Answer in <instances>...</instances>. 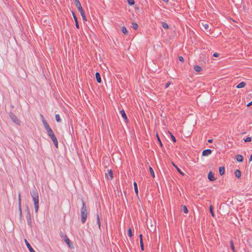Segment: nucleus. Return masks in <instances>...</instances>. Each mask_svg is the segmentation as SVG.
Returning a JSON list of instances; mask_svg holds the SVG:
<instances>
[{
	"mask_svg": "<svg viewBox=\"0 0 252 252\" xmlns=\"http://www.w3.org/2000/svg\"><path fill=\"white\" fill-rule=\"evenodd\" d=\"M31 195L34 203L35 212L37 213L39 209V195L37 189L35 187L31 192Z\"/></svg>",
	"mask_w": 252,
	"mask_h": 252,
	"instance_id": "obj_1",
	"label": "nucleus"
},
{
	"mask_svg": "<svg viewBox=\"0 0 252 252\" xmlns=\"http://www.w3.org/2000/svg\"><path fill=\"white\" fill-rule=\"evenodd\" d=\"M46 130L47 131L48 135L50 137V138L52 139L53 142L54 143V144L55 145V147L58 148V140L55 136L53 131L50 127V126L49 125H47L46 126V127L45 128Z\"/></svg>",
	"mask_w": 252,
	"mask_h": 252,
	"instance_id": "obj_2",
	"label": "nucleus"
},
{
	"mask_svg": "<svg viewBox=\"0 0 252 252\" xmlns=\"http://www.w3.org/2000/svg\"><path fill=\"white\" fill-rule=\"evenodd\" d=\"M82 206L81 208V220L82 223H85L87 218V210L85 202L82 199Z\"/></svg>",
	"mask_w": 252,
	"mask_h": 252,
	"instance_id": "obj_3",
	"label": "nucleus"
},
{
	"mask_svg": "<svg viewBox=\"0 0 252 252\" xmlns=\"http://www.w3.org/2000/svg\"><path fill=\"white\" fill-rule=\"evenodd\" d=\"M75 4L77 8L78 11L80 12L81 16L82 17V19L83 21H87V17L85 15V12L84 11V10L81 6V4L79 1V0H74Z\"/></svg>",
	"mask_w": 252,
	"mask_h": 252,
	"instance_id": "obj_4",
	"label": "nucleus"
},
{
	"mask_svg": "<svg viewBox=\"0 0 252 252\" xmlns=\"http://www.w3.org/2000/svg\"><path fill=\"white\" fill-rule=\"evenodd\" d=\"M60 236L64 240V241L67 244L68 247L70 248H73V246L72 243L71 242L69 238L67 237V236L64 234L63 232H61L60 233Z\"/></svg>",
	"mask_w": 252,
	"mask_h": 252,
	"instance_id": "obj_5",
	"label": "nucleus"
},
{
	"mask_svg": "<svg viewBox=\"0 0 252 252\" xmlns=\"http://www.w3.org/2000/svg\"><path fill=\"white\" fill-rule=\"evenodd\" d=\"M9 116L12 120V121L16 124L17 125H20V121L17 118V117L15 115V114L12 112H10L9 113Z\"/></svg>",
	"mask_w": 252,
	"mask_h": 252,
	"instance_id": "obj_6",
	"label": "nucleus"
},
{
	"mask_svg": "<svg viewBox=\"0 0 252 252\" xmlns=\"http://www.w3.org/2000/svg\"><path fill=\"white\" fill-rule=\"evenodd\" d=\"M26 218L27 220L28 225L31 227H32V216L31 214L26 215Z\"/></svg>",
	"mask_w": 252,
	"mask_h": 252,
	"instance_id": "obj_7",
	"label": "nucleus"
},
{
	"mask_svg": "<svg viewBox=\"0 0 252 252\" xmlns=\"http://www.w3.org/2000/svg\"><path fill=\"white\" fill-rule=\"evenodd\" d=\"M71 12H72L73 18H74L75 22V26H76V28L79 29V25L77 18L75 15V13L73 11H72Z\"/></svg>",
	"mask_w": 252,
	"mask_h": 252,
	"instance_id": "obj_8",
	"label": "nucleus"
},
{
	"mask_svg": "<svg viewBox=\"0 0 252 252\" xmlns=\"http://www.w3.org/2000/svg\"><path fill=\"white\" fill-rule=\"evenodd\" d=\"M106 177L108 179H112L113 178V174L111 169L108 170V173L105 174Z\"/></svg>",
	"mask_w": 252,
	"mask_h": 252,
	"instance_id": "obj_9",
	"label": "nucleus"
},
{
	"mask_svg": "<svg viewBox=\"0 0 252 252\" xmlns=\"http://www.w3.org/2000/svg\"><path fill=\"white\" fill-rule=\"evenodd\" d=\"M212 152V150L210 149H206L203 151L202 154L203 156H208L211 154Z\"/></svg>",
	"mask_w": 252,
	"mask_h": 252,
	"instance_id": "obj_10",
	"label": "nucleus"
},
{
	"mask_svg": "<svg viewBox=\"0 0 252 252\" xmlns=\"http://www.w3.org/2000/svg\"><path fill=\"white\" fill-rule=\"evenodd\" d=\"M208 178L210 181H214L216 180V178L214 176V174L212 171H210L208 175Z\"/></svg>",
	"mask_w": 252,
	"mask_h": 252,
	"instance_id": "obj_11",
	"label": "nucleus"
},
{
	"mask_svg": "<svg viewBox=\"0 0 252 252\" xmlns=\"http://www.w3.org/2000/svg\"><path fill=\"white\" fill-rule=\"evenodd\" d=\"M25 242L30 252H35L26 239H25Z\"/></svg>",
	"mask_w": 252,
	"mask_h": 252,
	"instance_id": "obj_12",
	"label": "nucleus"
},
{
	"mask_svg": "<svg viewBox=\"0 0 252 252\" xmlns=\"http://www.w3.org/2000/svg\"><path fill=\"white\" fill-rule=\"evenodd\" d=\"M120 113L121 114L122 117L124 118L125 121L127 122L128 119L124 110H121L120 111Z\"/></svg>",
	"mask_w": 252,
	"mask_h": 252,
	"instance_id": "obj_13",
	"label": "nucleus"
},
{
	"mask_svg": "<svg viewBox=\"0 0 252 252\" xmlns=\"http://www.w3.org/2000/svg\"><path fill=\"white\" fill-rule=\"evenodd\" d=\"M236 159L238 162H242L243 161L244 158L241 155H237L236 156Z\"/></svg>",
	"mask_w": 252,
	"mask_h": 252,
	"instance_id": "obj_14",
	"label": "nucleus"
},
{
	"mask_svg": "<svg viewBox=\"0 0 252 252\" xmlns=\"http://www.w3.org/2000/svg\"><path fill=\"white\" fill-rule=\"evenodd\" d=\"M95 78H96V81L98 83H100L101 82V76H100L99 73H98V72L95 73Z\"/></svg>",
	"mask_w": 252,
	"mask_h": 252,
	"instance_id": "obj_15",
	"label": "nucleus"
},
{
	"mask_svg": "<svg viewBox=\"0 0 252 252\" xmlns=\"http://www.w3.org/2000/svg\"><path fill=\"white\" fill-rule=\"evenodd\" d=\"M193 69L195 71L198 72H200L202 70L201 67L198 65H194L193 67Z\"/></svg>",
	"mask_w": 252,
	"mask_h": 252,
	"instance_id": "obj_16",
	"label": "nucleus"
},
{
	"mask_svg": "<svg viewBox=\"0 0 252 252\" xmlns=\"http://www.w3.org/2000/svg\"><path fill=\"white\" fill-rule=\"evenodd\" d=\"M246 83L244 82H241V83H240L239 84L237 85V86H236V88H244L246 86Z\"/></svg>",
	"mask_w": 252,
	"mask_h": 252,
	"instance_id": "obj_17",
	"label": "nucleus"
},
{
	"mask_svg": "<svg viewBox=\"0 0 252 252\" xmlns=\"http://www.w3.org/2000/svg\"><path fill=\"white\" fill-rule=\"evenodd\" d=\"M40 117L41 118L42 122L43 124L44 125V128H45L46 127V126H47V125H48V124L47 122V121H46V120L44 119L43 116L42 114L40 115Z\"/></svg>",
	"mask_w": 252,
	"mask_h": 252,
	"instance_id": "obj_18",
	"label": "nucleus"
},
{
	"mask_svg": "<svg viewBox=\"0 0 252 252\" xmlns=\"http://www.w3.org/2000/svg\"><path fill=\"white\" fill-rule=\"evenodd\" d=\"M219 173L220 175H223L225 173V168L223 166L219 167Z\"/></svg>",
	"mask_w": 252,
	"mask_h": 252,
	"instance_id": "obj_19",
	"label": "nucleus"
},
{
	"mask_svg": "<svg viewBox=\"0 0 252 252\" xmlns=\"http://www.w3.org/2000/svg\"><path fill=\"white\" fill-rule=\"evenodd\" d=\"M235 175L237 178H240L241 177V172L240 170H239V169H237L235 171Z\"/></svg>",
	"mask_w": 252,
	"mask_h": 252,
	"instance_id": "obj_20",
	"label": "nucleus"
},
{
	"mask_svg": "<svg viewBox=\"0 0 252 252\" xmlns=\"http://www.w3.org/2000/svg\"><path fill=\"white\" fill-rule=\"evenodd\" d=\"M230 245L231 250L233 251V252H236L235 248L233 244V242L232 240L230 241Z\"/></svg>",
	"mask_w": 252,
	"mask_h": 252,
	"instance_id": "obj_21",
	"label": "nucleus"
},
{
	"mask_svg": "<svg viewBox=\"0 0 252 252\" xmlns=\"http://www.w3.org/2000/svg\"><path fill=\"white\" fill-rule=\"evenodd\" d=\"M133 186H134L135 192L137 195H138V187H137V183L135 182H134Z\"/></svg>",
	"mask_w": 252,
	"mask_h": 252,
	"instance_id": "obj_22",
	"label": "nucleus"
},
{
	"mask_svg": "<svg viewBox=\"0 0 252 252\" xmlns=\"http://www.w3.org/2000/svg\"><path fill=\"white\" fill-rule=\"evenodd\" d=\"M209 210L213 217H215V213L213 211V207L212 205H210L209 207Z\"/></svg>",
	"mask_w": 252,
	"mask_h": 252,
	"instance_id": "obj_23",
	"label": "nucleus"
},
{
	"mask_svg": "<svg viewBox=\"0 0 252 252\" xmlns=\"http://www.w3.org/2000/svg\"><path fill=\"white\" fill-rule=\"evenodd\" d=\"M96 220H97V223L98 224V227L99 229H100L101 223H100L99 217V215L98 214H96Z\"/></svg>",
	"mask_w": 252,
	"mask_h": 252,
	"instance_id": "obj_24",
	"label": "nucleus"
},
{
	"mask_svg": "<svg viewBox=\"0 0 252 252\" xmlns=\"http://www.w3.org/2000/svg\"><path fill=\"white\" fill-rule=\"evenodd\" d=\"M173 166L176 168V169H177V170L178 171V172L179 173H180L182 175H184V173L180 170V169L176 165H175V164H174L173 163H172Z\"/></svg>",
	"mask_w": 252,
	"mask_h": 252,
	"instance_id": "obj_25",
	"label": "nucleus"
},
{
	"mask_svg": "<svg viewBox=\"0 0 252 252\" xmlns=\"http://www.w3.org/2000/svg\"><path fill=\"white\" fill-rule=\"evenodd\" d=\"M161 26L165 29H167L169 28L168 24L164 22L161 23Z\"/></svg>",
	"mask_w": 252,
	"mask_h": 252,
	"instance_id": "obj_26",
	"label": "nucleus"
},
{
	"mask_svg": "<svg viewBox=\"0 0 252 252\" xmlns=\"http://www.w3.org/2000/svg\"><path fill=\"white\" fill-rule=\"evenodd\" d=\"M132 28L135 30H137L138 29V25L137 23H135V22H132Z\"/></svg>",
	"mask_w": 252,
	"mask_h": 252,
	"instance_id": "obj_27",
	"label": "nucleus"
},
{
	"mask_svg": "<svg viewBox=\"0 0 252 252\" xmlns=\"http://www.w3.org/2000/svg\"><path fill=\"white\" fill-rule=\"evenodd\" d=\"M122 32H123V33L124 34H125V35H127V31L126 30V29L124 26L122 27Z\"/></svg>",
	"mask_w": 252,
	"mask_h": 252,
	"instance_id": "obj_28",
	"label": "nucleus"
},
{
	"mask_svg": "<svg viewBox=\"0 0 252 252\" xmlns=\"http://www.w3.org/2000/svg\"><path fill=\"white\" fill-rule=\"evenodd\" d=\"M149 170H150V174H151V176H152V177L155 178V175L154 171L151 167H149Z\"/></svg>",
	"mask_w": 252,
	"mask_h": 252,
	"instance_id": "obj_29",
	"label": "nucleus"
},
{
	"mask_svg": "<svg viewBox=\"0 0 252 252\" xmlns=\"http://www.w3.org/2000/svg\"><path fill=\"white\" fill-rule=\"evenodd\" d=\"M182 207H183V210L184 212L186 214H187L188 213L189 211H188V208L186 207V206L183 205Z\"/></svg>",
	"mask_w": 252,
	"mask_h": 252,
	"instance_id": "obj_30",
	"label": "nucleus"
},
{
	"mask_svg": "<svg viewBox=\"0 0 252 252\" xmlns=\"http://www.w3.org/2000/svg\"><path fill=\"white\" fill-rule=\"evenodd\" d=\"M55 119L58 122H60L61 121L60 115L59 114L55 115Z\"/></svg>",
	"mask_w": 252,
	"mask_h": 252,
	"instance_id": "obj_31",
	"label": "nucleus"
},
{
	"mask_svg": "<svg viewBox=\"0 0 252 252\" xmlns=\"http://www.w3.org/2000/svg\"><path fill=\"white\" fill-rule=\"evenodd\" d=\"M127 234L129 237H131L133 236L132 230L131 228H129L127 231Z\"/></svg>",
	"mask_w": 252,
	"mask_h": 252,
	"instance_id": "obj_32",
	"label": "nucleus"
},
{
	"mask_svg": "<svg viewBox=\"0 0 252 252\" xmlns=\"http://www.w3.org/2000/svg\"><path fill=\"white\" fill-rule=\"evenodd\" d=\"M127 2L129 5H133L135 3L134 0H127Z\"/></svg>",
	"mask_w": 252,
	"mask_h": 252,
	"instance_id": "obj_33",
	"label": "nucleus"
},
{
	"mask_svg": "<svg viewBox=\"0 0 252 252\" xmlns=\"http://www.w3.org/2000/svg\"><path fill=\"white\" fill-rule=\"evenodd\" d=\"M18 206L20 207L21 206V194L19 193L18 195Z\"/></svg>",
	"mask_w": 252,
	"mask_h": 252,
	"instance_id": "obj_34",
	"label": "nucleus"
},
{
	"mask_svg": "<svg viewBox=\"0 0 252 252\" xmlns=\"http://www.w3.org/2000/svg\"><path fill=\"white\" fill-rule=\"evenodd\" d=\"M202 24L203 27L204 28V29L207 31L209 28V25L207 24H204L203 23Z\"/></svg>",
	"mask_w": 252,
	"mask_h": 252,
	"instance_id": "obj_35",
	"label": "nucleus"
},
{
	"mask_svg": "<svg viewBox=\"0 0 252 252\" xmlns=\"http://www.w3.org/2000/svg\"><path fill=\"white\" fill-rule=\"evenodd\" d=\"M169 133L171 135V138L172 141L174 143L176 142V140L175 137L174 136V135L171 132H169Z\"/></svg>",
	"mask_w": 252,
	"mask_h": 252,
	"instance_id": "obj_36",
	"label": "nucleus"
},
{
	"mask_svg": "<svg viewBox=\"0 0 252 252\" xmlns=\"http://www.w3.org/2000/svg\"><path fill=\"white\" fill-rule=\"evenodd\" d=\"M157 139L158 140V142H159V144H160V147H162V144L161 141V140L160 139V138L158 136V134H157Z\"/></svg>",
	"mask_w": 252,
	"mask_h": 252,
	"instance_id": "obj_37",
	"label": "nucleus"
},
{
	"mask_svg": "<svg viewBox=\"0 0 252 252\" xmlns=\"http://www.w3.org/2000/svg\"><path fill=\"white\" fill-rule=\"evenodd\" d=\"M245 142H249L252 141V138L251 137H248L245 139H244Z\"/></svg>",
	"mask_w": 252,
	"mask_h": 252,
	"instance_id": "obj_38",
	"label": "nucleus"
},
{
	"mask_svg": "<svg viewBox=\"0 0 252 252\" xmlns=\"http://www.w3.org/2000/svg\"><path fill=\"white\" fill-rule=\"evenodd\" d=\"M25 211H26L27 214H31L30 211V209H29V208L28 205L26 206Z\"/></svg>",
	"mask_w": 252,
	"mask_h": 252,
	"instance_id": "obj_39",
	"label": "nucleus"
},
{
	"mask_svg": "<svg viewBox=\"0 0 252 252\" xmlns=\"http://www.w3.org/2000/svg\"><path fill=\"white\" fill-rule=\"evenodd\" d=\"M19 216L20 218H21L22 217V208L21 206L19 207Z\"/></svg>",
	"mask_w": 252,
	"mask_h": 252,
	"instance_id": "obj_40",
	"label": "nucleus"
},
{
	"mask_svg": "<svg viewBox=\"0 0 252 252\" xmlns=\"http://www.w3.org/2000/svg\"><path fill=\"white\" fill-rule=\"evenodd\" d=\"M140 248L142 251H144V247L143 242H140Z\"/></svg>",
	"mask_w": 252,
	"mask_h": 252,
	"instance_id": "obj_41",
	"label": "nucleus"
},
{
	"mask_svg": "<svg viewBox=\"0 0 252 252\" xmlns=\"http://www.w3.org/2000/svg\"><path fill=\"white\" fill-rule=\"evenodd\" d=\"M179 60L181 62H183L184 61V58L183 57H182V56H179Z\"/></svg>",
	"mask_w": 252,
	"mask_h": 252,
	"instance_id": "obj_42",
	"label": "nucleus"
},
{
	"mask_svg": "<svg viewBox=\"0 0 252 252\" xmlns=\"http://www.w3.org/2000/svg\"><path fill=\"white\" fill-rule=\"evenodd\" d=\"M170 84H171V83H170V82H167V83H166V84H165V88H167L169 86V85H170Z\"/></svg>",
	"mask_w": 252,
	"mask_h": 252,
	"instance_id": "obj_43",
	"label": "nucleus"
},
{
	"mask_svg": "<svg viewBox=\"0 0 252 252\" xmlns=\"http://www.w3.org/2000/svg\"><path fill=\"white\" fill-rule=\"evenodd\" d=\"M142 237H143L142 235L141 234H140V235H139L140 242H143Z\"/></svg>",
	"mask_w": 252,
	"mask_h": 252,
	"instance_id": "obj_44",
	"label": "nucleus"
},
{
	"mask_svg": "<svg viewBox=\"0 0 252 252\" xmlns=\"http://www.w3.org/2000/svg\"><path fill=\"white\" fill-rule=\"evenodd\" d=\"M213 56L215 57H218L219 56V54L218 53H215L214 54H213Z\"/></svg>",
	"mask_w": 252,
	"mask_h": 252,
	"instance_id": "obj_45",
	"label": "nucleus"
},
{
	"mask_svg": "<svg viewBox=\"0 0 252 252\" xmlns=\"http://www.w3.org/2000/svg\"><path fill=\"white\" fill-rule=\"evenodd\" d=\"M213 140L212 139H210L208 140V142L209 143H212L213 142Z\"/></svg>",
	"mask_w": 252,
	"mask_h": 252,
	"instance_id": "obj_46",
	"label": "nucleus"
},
{
	"mask_svg": "<svg viewBox=\"0 0 252 252\" xmlns=\"http://www.w3.org/2000/svg\"><path fill=\"white\" fill-rule=\"evenodd\" d=\"M251 105H252V101L247 104V106L249 107V106H250Z\"/></svg>",
	"mask_w": 252,
	"mask_h": 252,
	"instance_id": "obj_47",
	"label": "nucleus"
},
{
	"mask_svg": "<svg viewBox=\"0 0 252 252\" xmlns=\"http://www.w3.org/2000/svg\"><path fill=\"white\" fill-rule=\"evenodd\" d=\"M251 105H252V101L247 104V106L249 107V106H250Z\"/></svg>",
	"mask_w": 252,
	"mask_h": 252,
	"instance_id": "obj_48",
	"label": "nucleus"
},
{
	"mask_svg": "<svg viewBox=\"0 0 252 252\" xmlns=\"http://www.w3.org/2000/svg\"><path fill=\"white\" fill-rule=\"evenodd\" d=\"M252 161V154L251 155L250 158H249V162Z\"/></svg>",
	"mask_w": 252,
	"mask_h": 252,
	"instance_id": "obj_49",
	"label": "nucleus"
},
{
	"mask_svg": "<svg viewBox=\"0 0 252 252\" xmlns=\"http://www.w3.org/2000/svg\"><path fill=\"white\" fill-rule=\"evenodd\" d=\"M165 2H167L169 0H162Z\"/></svg>",
	"mask_w": 252,
	"mask_h": 252,
	"instance_id": "obj_50",
	"label": "nucleus"
}]
</instances>
